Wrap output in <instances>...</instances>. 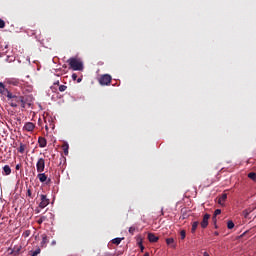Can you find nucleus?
<instances>
[{"mask_svg": "<svg viewBox=\"0 0 256 256\" xmlns=\"http://www.w3.org/2000/svg\"><path fill=\"white\" fill-rule=\"evenodd\" d=\"M8 101H10V106L11 107H19V105L22 107V109H25V97L23 96H17V95H13V93H11V96H8Z\"/></svg>", "mask_w": 256, "mask_h": 256, "instance_id": "nucleus-1", "label": "nucleus"}, {"mask_svg": "<svg viewBox=\"0 0 256 256\" xmlns=\"http://www.w3.org/2000/svg\"><path fill=\"white\" fill-rule=\"evenodd\" d=\"M67 63L72 71H83V61L77 57H71L67 60Z\"/></svg>", "mask_w": 256, "mask_h": 256, "instance_id": "nucleus-2", "label": "nucleus"}, {"mask_svg": "<svg viewBox=\"0 0 256 256\" xmlns=\"http://www.w3.org/2000/svg\"><path fill=\"white\" fill-rule=\"evenodd\" d=\"M37 173H43L45 171V159L39 158L36 163Z\"/></svg>", "mask_w": 256, "mask_h": 256, "instance_id": "nucleus-3", "label": "nucleus"}, {"mask_svg": "<svg viewBox=\"0 0 256 256\" xmlns=\"http://www.w3.org/2000/svg\"><path fill=\"white\" fill-rule=\"evenodd\" d=\"M40 200H41V202L39 203L40 209H45V207H47V205H49V198H47V195L41 194Z\"/></svg>", "mask_w": 256, "mask_h": 256, "instance_id": "nucleus-4", "label": "nucleus"}, {"mask_svg": "<svg viewBox=\"0 0 256 256\" xmlns=\"http://www.w3.org/2000/svg\"><path fill=\"white\" fill-rule=\"evenodd\" d=\"M111 79V75L105 74L100 77L99 83L100 85H109L111 83Z\"/></svg>", "mask_w": 256, "mask_h": 256, "instance_id": "nucleus-5", "label": "nucleus"}, {"mask_svg": "<svg viewBox=\"0 0 256 256\" xmlns=\"http://www.w3.org/2000/svg\"><path fill=\"white\" fill-rule=\"evenodd\" d=\"M209 219H211V215L205 214L203 216L202 222L200 223L202 229H207V226L209 225Z\"/></svg>", "mask_w": 256, "mask_h": 256, "instance_id": "nucleus-6", "label": "nucleus"}, {"mask_svg": "<svg viewBox=\"0 0 256 256\" xmlns=\"http://www.w3.org/2000/svg\"><path fill=\"white\" fill-rule=\"evenodd\" d=\"M0 93L5 95L7 98L11 97V92L5 87V84L0 82Z\"/></svg>", "mask_w": 256, "mask_h": 256, "instance_id": "nucleus-7", "label": "nucleus"}, {"mask_svg": "<svg viewBox=\"0 0 256 256\" xmlns=\"http://www.w3.org/2000/svg\"><path fill=\"white\" fill-rule=\"evenodd\" d=\"M23 130L28 131V132L34 131L35 130V124L33 122H27V123H25V125L23 127Z\"/></svg>", "mask_w": 256, "mask_h": 256, "instance_id": "nucleus-8", "label": "nucleus"}, {"mask_svg": "<svg viewBox=\"0 0 256 256\" xmlns=\"http://www.w3.org/2000/svg\"><path fill=\"white\" fill-rule=\"evenodd\" d=\"M38 143H39V147H41V149L47 147V139H45L44 137H39Z\"/></svg>", "mask_w": 256, "mask_h": 256, "instance_id": "nucleus-9", "label": "nucleus"}, {"mask_svg": "<svg viewBox=\"0 0 256 256\" xmlns=\"http://www.w3.org/2000/svg\"><path fill=\"white\" fill-rule=\"evenodd\" d=\"M148 240L150 243H157V241H159V237L155 236L153 233H148Z\"/></svg>", "mask_w": 256, "mask_h": 256, "instance_id": "nucleus-10", "label": "nucleus"}, {"mask_svg": "<svg viewBox=\"0 0 256 256\" xmlns=\"http://www.w3.org/2000/svg\"><path fill=\"white\" fill-rule=\"evenodd\" d=\"M37 179H39L40 183H45L47 181V176L43 172H38Z\"/></svg>", "mask_w": 256, "mask_h": 256, "instance_id": "nucleus-11", "label": "nucleus"}, {"mask_svg": "<svg viewBox=\"0 0 256 256\" xmlns=\"http://www.w3.org/2000/svg\"><path fill=\"white\" fill-rule=\"evenodd\" d=\"M47 243H49V239L46 234L42 235L41 247H47Z\"/></svg>", "mask_w": 256, "mask_h": 256, "instance_id": "nucleus-12", "label": "nucleus"}, {"mask_svg": "<svg viewBox=\"0 0 256 256\" xmlns=\"http://www.w3.org/2000/svg\"><path fill=\"white\" fill-rule=\"evenodd\" d=\"M166 244L170 245L172 247V249H175L176 245H175V239L173 238H167L166 239Z\"/></svg>", "mask_w": 256, "mask_h": 256, "instance_id": "nucleus-13", "label": "nucleus"}, {"mask_svg": "<svg viewBox=\"0 0 256 256\" xmlns=\"http://www.w3.org/2000/svg\"><path fill=\"white\" fill-rule=\"evenodd\" d=\"M3 175H11V167L9 165L3 167Z\"/></svg>", "mask_w": 256, "mask_h": 256, "instance_id": "nucleus-14", "label": "nucleus"}, {"mask_svg": "<svg viewBox=\"0 0 256 256\" xmlns=\"http://www.w3.org/2000/svg\"><path fill=\"white\" fill-rule=\"evenodd\" d=\"M224 201H227V194H222L221 197L218 198L219 205H223Z\"/></svg>", "mask_w": 256, "mask_h": 256, "instance_id": "nucleus-15", "label": "nucleus"}, {"mask_svg": "<svg viewBox=\"0 0 256 256\" xmlns=\"http://www.w3.org/2000/svg\"><path fill=\"white\" fill-rule=\"evenodd\" d=\"M199 227V222L195 221L192 223L191 233H195L197 231V228Z\"/></svg>", "mask_w": 256, "mask_h": 256, "instance_id": "nucleus-16", "label": "nucleus"}, {"mask_svg": "<svg viewBox=\"0 0 256 256\" xmlns=\"http://www.w3.org/2000/svg\"><path fill=\"white\" fill-rule=\"evenodd\" d=\"M138 246L140 247L141 251H144L145 246H143V239L141 237L137 238Z\"/></svg>", "mask_w": 256, "mask_h": 256, "instance_id": "nucleus-17", "label": "nucleus"}, {"mask_svg": "<svg viewBox=\"0 0 256 256\" xmlns=\"http://www.w3.org/2000/svg\"><path fill=\"white\" fill-rule=\"evenodd\" d=\"M217 215H221V209H216L214 211V216H213L214 223H217Z\"/></svg>", "mask_w": 256, "mask_h": 256, "instance_id": "nucleus-18", "label": "nucleus"}, {"mask_svg": "<svg viewBox=\"0 0 256 256\" xmlns=\"http://www.w3.org/2000/svg\"><path fill=\"white\" fill-rule=\"evenodd\" d=\"M62 149L64 151V155H69V144L62 145Z\"/></svg>", "mask_w": 256, "mask_h": 256, "instance_id": "nucleus-19", "label": "nucleus"}, {"mask_svg": "<svg viewBox=\"0 0 256 256\" xmlns=\"http://www.w3.org/2000/svg\"><path fill=\"white\" fill-rule=\"evenodd\" d=\"M248 178L256 183V173L255 172H250L248 174Z\"/></svg>", "mask_w": 256, "mask_h": 256, "instance_id": "nucleus-20", "label": "nucleus"}, {"mask_svg": "<svg viewBox=\"0 0 256 256\" xmlns=\"http://www.w3.org/2000/svg\"><path fill=\"white\" fill-rule=\"evenodd\" d=\"M121 241H123V238H114V239L112 240V243H113L114 245H120V244H121Z\"/></svg>", "mask_w": 256, "mask_h": 256, "instance_id": "nucleus-21", "label": "nucleus"}, {"mask_svg": "<svg viewBox=\"0 0 256 256\" xmlns=\"http://www.w3.org/2000/svg\"><path fill=\"white\" fill-rule=\"evenodd\" d=\"M235 227V223L233 222V220H229L227 222V228L228 229H233Z\"/></svg>", "mask_w": 256, "mask_h": 256, "instance_id": "nucleus-22", "label": "nucleus"}, {"mask_svg": "<svg viewBox=\"0 0 256 256\" xmlns=\"http://www.w3.org/2000/svg\"><path fill=\"white\" fill-rule=\"evenodd\" d=\"M47 219V216H41L38 220L37 223L38 225H41L42 223H44V221Z\"/></svg>", "mask_w": 256, "mask_h": 256, "instance_id": "nucleus-23", "label": "nucleus"}, {"mask_svg": "<svg viewBox=\"0 0 256 256\" xmlns=\"http://www.w3.org/2000/svg\"><path fill=\"white\" fill-rule=\"evenodd\" d=\"M128 231L130 235H135V231H137V228L135 226H131Z\"/></svg>", "mask_w": 256, "mask_h": 256, "instance_id": "nucleus-24", "label": "nucleus"}, {"mask_svg": "<svg viewBox=\"0 0 256 256\" xmlns=\"http://www.w3.org/2000/svg\"><path fill=\"white\" fill-rule=\"evenodd\" d=\"M18 152L19 153H25V145L24 144H20V147L18 148Z\"/></svg>", "mask_w": 256, "mask_h": 256, "instance_id": "nucleus-25", "label": "nucleus"}, {"mask_svg": "<svg viewBox=\"0 0 256 256\" xmlns=\"http://www.w3.org/2000/svg\"><path fill=\"white\" fill-rule=\"evenodd\" d=\"M10 85H14L17 87V85H19V80L17 79L10 80Z\"/></svg>", "mask_w": 256, "mask_h": 256, "instance_id": "nucleus-26", "label": "nucleus"}, {"mask_svg": "<svg viewBox=\"0 0 256 256\" xmlns=\"http://www.w3.org/2000/svg\"><path fill=\"white\" fill-rule=\"evenodd\" d=\"M58 89H59L60 93H63L64 91H67V86L60 85Z\"/></svg>", "mask_w": 256, "mask_h": 256, "instance_id": "nucleus-27", "label": "nucleus"}, {"mask_svg": "<svg viewBox=\"0 0 256 256\" xmlns=\"http://www.w3.org/2000/svg\"><path fill=\"white\" fill-rule=\"evenodd\" d=\"M180 236H181V239H185V237L187 236V232L185 230H181Z\"/></svg>", "mask_w": 256, "mask_h": 256, "instance_id": "nucleus-28", "label": "nucleus"}, {"mask_svg": "<svg viewBox=\"0 0 256 256\" xmlns=\"http://www.w3.org/2000/svg\"><path fill=\"white\" fill-rule=\"evenodd\" d=\"M5 27V21H3V19L0 18V29H4Z\"/></svg>", "mask_w": 256, "mask_h": 256, "instance_id": "nucleus-29", "label": "nucleus"}, {"mask_svg": "<svg viewBox=\"0 0 256 256\" xmlns=\"http://www.w3.org/2000/svg\"><path fill=\"white\" fill-rule=\"evenodd\" d=\"M27 197H30V199H33V194L31 192V189L27 190Z\"/></svg>", "mask_w": 256, "mask_h": 256, "instance_id": "nucleus-30", "label": "nucleus"}, {"mask_svg": "<svg viewBox=\"0 0 256 256\" xmlns=\"http://www.w3.org/2000/svg\"><path fill=\"white\" fill-rule=\"evenodd\" d=\"M72 79H73V81H77V74L76 73L72 74Z\"/></svg>", "mask_w": 256, "mask_h": 256, "instance_id": "nucleus-31", "label": "nucleus"}, {"mask_svg": "<svg viewBox=\"0 0 256 256\" xmlns=\"http://www.w3.org/2000/svg\"><path fill=\"white\" fill-rule=\"evenodd\" d=\"M15 169H16V171H19V169H21V164H17Z\"/></svg>", "mask_w": 256, "mask_h": 256, "instance_id": "nucleus-32", "label": "nucleus"}, {"mask_svg": "<svg viewBox=\"0 0 256 256\" xmlns=\"http://www.w3.org/2000/svg\"><path fill=\"white\" fill-rule=\"evenodd\" d=\"M77 83H81L83 81L81 78L76 79Z\"/></svg>", "mask_w": 256, "mask_h": 256, "instance_id": "nucleus-33", "label": "nucleus"}, {"mask_svg": "<svg viewBox=\"0 0 256 256\" xmlns=\"http://www.w3.org/2000/svg\"><path fill=\"white\" fill-rule=\"evenodd\" d=\"M203 256H210L208 252H204Z\"/></svg>", "mask_w": 256, "mask_h": 256, "instance_id": "nucleus-34", "label": "nucleus"}, {"mask_svg": "<svg viewBox=\"0 0 256 256\" xmlns=\"http://www.w3.org/2000/svg\"><path fill=\"white\" fill-rule=\"evenodd\" d=\"M214 235L217 237V236H219V232H214Z\"/></svg>", "mask_w": 256, "mask_h": 256, "instance_id": "nucleus-35", "label": "nucleus"}, {"mask_svg": "<svg viewBox=\"0 0 256 256\" xmlns=\"http://www.w3.org/2000/svg\"><path fill=\"white\" fill-rule=\"evenodd\" d=\"M49 183H51V179H48V181L46 182L47 185H49Z\"/></svg>", "mask_w": 256, "mask_h": 256, "instance_id": "nucleus-36", "label": "nucleus"}, {"mask_svg": "<svg viewBox=\"0 0 256 256\" xmlns=\"http://www.w3.org/2000/svg\"><path fill=\"white\" fill-rule=\"evenodd\" d=\"M56 243H57L56 241H52V245H56Z\"/></svg>", "mask_w": 256, "mask_h": 256, "instance_id": "nucleus-37", "label": "nucleus"}, {"mask_svg": "<svg viewBox=\"0 0 256 256\" xmlns=\"http://www.w3.org/2000/svg\"><path fill=\"white\" fill-rule=\"evenodd\" d=\"M144 256H149V253H148V252H146V253L144 254Z\"/></svg>", "mask_w": 256, "mask_h": 256, "instance_id": "nucleus-38", "label": "nucleus"}, {"mask_svg": "<svg viewBox=\"0 0 256 256\" xmlns=\"http://www.w3.org/2000/svg\"><path fill=\"white\" fill-rule=\"evenodd\" d=\"M9 59H10V57L8 56L7 59H6V61H9Z\"/></svg>", "mask_w": 256, "mask_h": 256, "instance_id": "nucleus-39", "label": "nucleus"}, {"mask_svg": "<svg viewBox=\"0 0 256 256\" xmlns=\"http://www.w3.org/2000/svg\"><path fill=\"white\" fill-rule=\"evenodd\" d=\"M36 213H40V211H39V210H36Z\"/></svg>", "mask_w": 256, "mask_h": 256, "instance_id": "nucleus-40", "label": "nucleus"}, {"mask_svg": "<svg viewBox=\"0 0 256 256\" xmlns=\"http://www.w3.org/2000/svg\"><path fill=\"white\" fill-rule=\"evenodd\" d=\"M215 229H217V225H215Z\"/></svg>", "mask_w": 256, "mask_h": 256, "instance_id": "nucleus-41", "label": "nucleus"}]
</instances>
